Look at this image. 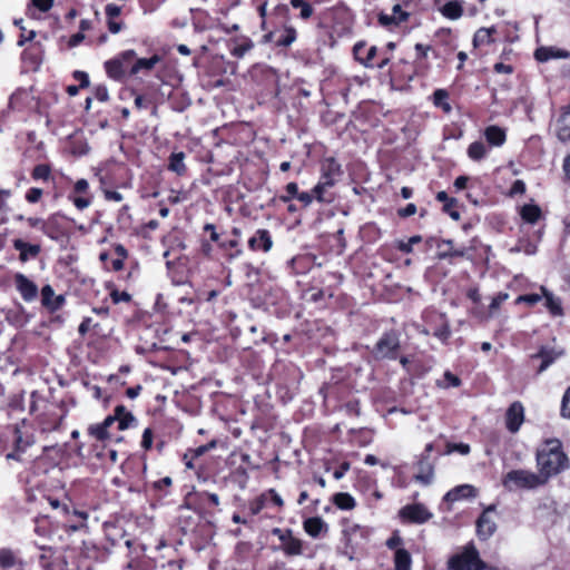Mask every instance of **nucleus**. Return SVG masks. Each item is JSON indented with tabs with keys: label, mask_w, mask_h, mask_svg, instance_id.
Returning a JSON list of instances; mask_svg holds the SVG:
<instances>
[{
	"label": "nucleus",
	"mask_w": 570,
	"mask_h": 570,
	"mask_svg": "<svg viewBox=\"0 0 570 570\" xmlns=\"http://www.w3.org/2000/svg\"><path fill=\"white\" fill-rule=\"evenodd\" d=\"M537 465L539 474L549 478L562 472L568 468V458L562 451V444L558 439H548L537 451Z\"/></svg>",
	"instance_id": "nucleus-1"
},
{
	"label": "nucleus",
	"mask_w": 570,
	"mask_h": 570,
	"mask_svg": "<svg viewBox=\"0 0 570 570\" xmlns=\"http://www.w3.org/2000/svg\"><path fill=\"white\" fill-rule=\"evenodd\" d=\"M544 476L527 470H512L508 472L502 481V484L509 491L517 489H535L543 485Z\"/></svg>",
	"instance_id": "nucleus-2"
},
{
	"label": "nucleus",
	"mask_w": 570,
	"mask_h": 570,
	"mask_svg": "<svg viewBox=\"0 0 570 570\" xmlns=\"http://www.w3.org/2000/svg\"><path fill=\"white\" fill-rule=\"evenodd\" d=\"M449 568L451 570H483L487 569V564L480 559L475 547L470 543L461 553L454 554L449 560Z\"/></svg>",
	"instance_id": "nucleus-3"
},
{
	"label": "nucleus",
	"mask_w": 570,
	"mask_h": 570,
	"mask_svg": "<svg viewBox=\"0 0 570 570\" xmlns=\"http://www.w3.org/2000/svg\"><path fill=\"white\" fill-rule=\"evenodd\" d=\"M399 347V335L395 332H387L377 341L374 355L376 358H395Z\"/></svg>",
	"instance_id": "nucleus-4"
},
{
	"label": "nucleus",
	"mask_w": 570,
	"mask_h": 570,
	"mask_svg": "<svg viewBox=\"0 0 570 570\" xmlns=\"http://www.w3.org/2000/svg\"><path fill=\"white\" fill-rule=\"evenodd\" d=\"M524 421V409L520 402H513L505 414L507 429L511 433H515L520 430Z\"/></svg>",
	"instance_id": "nucleus-5"
},
{
	"label": "nucleus",
	"mask_w": 570,
	"mask_h": 570,
	"mask_svg": "<svg viewBox=\"0 0 570 570\" xmlns=\"http://www.w3.org/2000/svg\"><path fill=\"white\" fill-rule=\"evenodd\" d=\"M435 242L438 248V258L446 259L450 257H463L466 253L465 247L454 248L451 239H429V243Z\"/></svg>",
	"instance_id": "nucleus-6"
},
{
	"label": "nucleus",
	"mask_w": 570,
	"mask_h": 570,
	"mask_svg": "<svg viewBox=\"0 0 570 570\" xmlns=\"http://www.w3.org/2000/svg\"><path fill=\"white\" fill-rule=\"evenodd\" d=\"M400 515L414 523H424L432 518V513L423 504H410L400 511Z\"/></svg>",
	"instance_id": "nucleus-7"
},
{
	"label": "nucleus",
	"mask_w": 570,
	"mask_h": 570,
	"mask_svg": "<svg viewBox=\"0 0 570 570\" xmlns=\"http://www.w3.org/2000/svg\"><path fill=\"white\" fill-rule=\"evenodd\" d=\"M321 170L322 175L320 180L331 183V187H333L342 176L341 165L334 158L323 160Z\"/></svg>",
	"instance_id": "nucleus-8"
},
{
	"label": "nucleus",
	"mask_w": 570,
	"mask_h": 570,
	"mask_svg": "<svg viewBox=\"0 0 570 570\" xmlns=\"http://www.w3.org/2000/svg\"><path fill=\"white\" fill-rule=\"evenodd\" d=\"M13 248L19 252V259L22 263L29 259L37 258L41 252V246L38 244H29L20 238H17L12 243Z\"/></svg>",
	"instance_id": "nucleus-9"
},
{
	"label": "nucleus",
	"mask_w": 570,
	"mask_h": 570,
	"mask_svg": "<svg viewBox=\"0 0 570 570\" xmlns=\"http://www.w3.org/2000/svg\"><path fill=\"white\" fill-rule=\"evenodd\" d=\"M248 246L253 250H263L265 253L269 252L273 246L269 232L266 229L256 230V233L249 238Z\"/></svg>",
	"instance_id": "nucleus-10"
},
{
	"label": "nucleus",
	"mask_w": 570,
	"mask_h": 570,
	"mask_svg": "<svg viewBox=\"0 0 570 570\" xmlns=\"http://www.w3.org/2000/svg\"><path fill=\"white\" fill-rule=\"evenodd\" d=\"M493 508L490 507L489 509H487L482 514L481 517L478 519V522H476V531H478V535L483 539V540H487L488 538H490L495 529H497V524L495 522L492 520V518L489 515V512L492 511Z\"/></svg>",
	"instance_id": "nucleus-11"
},
{
	"label": "nucleus",
	"mask_w": 570,
	"mask_h": 570,
	"mask_svg": "<svg viewBox=\"0 0 570 570\" xmlns=\"http://www.w3.org/2000/svg\"><path fill=\"white\" fill-rule=\"evenodd\" d=\"M16 285L22 298L30 302L37 297L38 287L22 274L16 275Z\"/></svg>",
	"instance_id": "nucleus-12"
},
{
	"label": "nucleus",
	"mask_w": 570,
	"mask_h": 570,
	"mask_svg": "<svg viewBox=\"0 0 570 570\" xmlns=\"http://www.w3.org/2000/svg\"><path fill=\"white\" fill-rule=\"evenodd\" d=\"M476 497V489L471 484H462L450 490L445 495L444 500L448 502H455L461 499Z\"/></svg>",
	"instance_id": "nucleus-13"
},
{
	"label": "nucleus",
	"mask_w": 570,
	"mask_h": 570,
	"mask_svg": "<svg viewBox=\"0 0 570 570\" xmlns=\"http://www.w3.org/2000/svg\"><path fill=\"white\" fill-rule=\"evenodd\" d=\"M562 354H563L562 350H556L553 347H547V346L541 347L539 353L533 355V357H539L542 360V363H541L538 372L539 373L544 372Z\"/></svg>",
	"instance_id": "nucleus-14"
},
{
	"label": "nucleus",
	"mask_w": 570,
	"mask_h": 570,
	"mask_svg": "<svg viewBox=\"0 0 570 570\" xmlns=\"http://www.w3.org/2000/svg\"><path fill=\"white\" fill-rule=\"evenodd\" d=\"M534 57L538 61L546 62L553 58H561V59L568 58L569 52L567 50L557 49V48H552V47H541L535 50Z\"/></svg>",
	"instance_id": "nucleus-15"
},
{
	"label": "nucleus",
	"mask_w": 570,
	"mask_h": 570,
	"mask_svg": "<svg viewBox=\"0 0 570 570\" xmlns=\"http://www.w3.org/2000/svg\"><path fill=\"white\" fill-rule=\"evenodd\" d=\"M42 304L52 311L61 307L65 302L63 296H55V292L50 285H46L41 289Z\"/></svg>",
	"instance_id": "nucleus-16"
},
{
	"label": "nucleus",
	"mask_w": 570,
	"mask_h": 570,
	"mask_svg": "<svg viewBox=\"0 0 570 570\" xmlns=\"http://www.w3.org/2000/svg\"><path fill=\"white\" fill-rule=\"evenodd\" d=\"M281 541L284 543L283 549L288 556H298L302 553L301 540L294 538L289 530L286 531V534H281Z\"/></svg>",
	"instance_id": "nucleus-17"
},
{
	"label": "nucleus",
	"mask_w": 570,
	"mask_h": 570,
	"mask_svg": "<svg viewBox=\"0 0 570 570\" xmlns=\"http://www.w3.org/2000/svg\"><path fill=\"white\" fill-rule=\"evenodd\" d=\"M14 445L17 452H24L35 443L33 435L22 432L19 425L14 426Z\"/></svg>",
	"instance_id": "nucleus-18"
},
{
	"label": "nucleus",
	"mask_w": 570,
	"mask_h": 570,
	"mask_svg": "<svg viewBox=\"0 0 570 570\" xmlns=\"http://www.w3.org/2000/svg\"><path fill=\"white\" fill-rule=\"evenodd\" d=\"M364 50H365V45L363 42H357L353 48L355 59L358 60L363 66H365L367 68L373 67L374 65L372 61H373L374 57L376 56V51H377L376 47L372 46L371 48H368L365 57H360V51H364Z\"/></svg>",
	"instance_id": "nucleus-19"
},
{
	"label": "nucleus",
	"mask_w": 570,
	"mask_h": 570,
	"mask_svg": "<svg viewBox=\"0 0 570 570\" xmlns=\"http://www.w3.org/2000/svg\"><path fill=\"white\" fill-rule=\"evenodd\" d=\"M412 558L407 550L399 548L394 554L395 570H411Z\"/></svg>",
	"instance_id": "nucleus-20"
},
{
	"label": "nucleus",
	"mask_w": 570,
	"mask_h": 570,
	"mask_svg": "<svg viewBox=\"0 0 570 570\" xmlns=\"http://www.w3.org/2000/svg\"><path fill=\"white\" fill-rule=\"evenodd\" d=\"M116 422H118V429L119 430H126L130 426V424L135 421L134 415L126 410L125 406L118 405L115 409Z\"/></svg>",
	"instance_id": "nucleus-21"
},
{
	"label": "nucleus",
	"mask_w": 570,
	"mask_h": 570,
	"mask_svg": "<svg viewBox=\"0 0 570 570\" xmlns=\"http://www.w3.org/2000/svg\"><path fill=\"white\" fill-rule=\"evenodd\" d=\"M433 476V466L426 461H421L419 463V472L415 474V480L424 485H429Z\"/></svg>",
	"instance_id": "nucleus-22"
},
{
	"label": "nucleus",
	"mask_w": 570,
	"mask_h": 570,
	"mask_svg": "<svg viewBox=\"0 0 570 570\" xmlns=\"http://www.w3.org/2000/svg\"><path fill=\"white\" fill-rule=\"evenodd\" d=\"M160 56L154 55L150 58H140L138 59L135 65L130 69L131 75H137L140 70H151L159 61Z\"/></svg>",
	"instance_id": "nucleus-23"
},
{
	"label": "nucleus",
	"mask_w": 570,
	"mask_h": 570,
	"mask_svg": "<svg viewBox=\"0 0 570 570\" xmlns=\"http://www.w3.org/2000/svg\"><path fill=\"white\" fill-rule=\"evenodd\" d=\"M105 69L108 76L115 80H119L125 75V67L121 65V59H111L105 62Z\"/></svg>",
	"instance_id": "nucleus-24"
},
{
	"label": "nucleus",
	"mask_w": 570,
	"mask_h": 570,
	"mask_svg": "<svg viewBox=\"0 0 570 570\" xmlns=\"http://www.w3.org/2000/svg\"><path fill=\"white\" fill-rule=\"evenodd\" d=\"M487 140L493 146H501L505 141V132L498 126H490L484 131Z\"/></svg>",
	"instance_id": "nucleus-25"
},
{
	"label": "nucleus",
	"mask_w": 570,
	"mask_h": 570,
	"mask_svg": "<svg viewBox=\"0 0 570 570\" xmlns=\"http://www.w3.org/2000/svg\"><path fill=\"white\" fill-rule=\"evenodd\" d=\"M325 525V522L318 517L309 518L304 521V530L313 538L318 537Z\"/></svg>",
	"instance_id": "nucleus-26"
},
{
	"label": "nucleus",
	"mask_w": 570,
	"mask_h": 570,
	"mask_svg": "<svg viewBox=\"0 0 570 570\" xmlns=\"http://www.w3.org/2000/svg\"><path fill=\"white\" fill-rule=\"evenodd\" d=\"M543 292V297L546 298V307L549 312L554 316L562 315L561 302L559 298L553 296L551 293L547 292L544 287L541 288Z\"/></svg>",
	"instance_id": "nucleus-27"
},
{
	"label": "nucleus",
	"mask_w": 570,
	"mask_h": 570,
	"mask_svg": "<svg viewBox=\"0 0 570 570\" xmlns=\"http://www.w3.org/2000/svg\"><path fill=\"white\" fill-rule=\"evenodd\" d=\"M520 214L523 220L534 224L540 218L541 209L537 205H524Z\"/></svg>",
	"instance_id": "nucleus-28"
},
{
	"label": "nucleus",
	"mask_w": 570,
	"mask_h": 570,
	"mask_svg": "<svg viewBox=\"0 0 570 570\" xmlns=\"http://www.w3.org/2000/svg\"><path fill=\"white\" fill-rule=\"evenodd\" d=\"M335 505L342 510H351L355 507L354 498L346 492H340L334 495L333 499Z\"/></svg>",
	"instance_id": "nucleus-29"
},
{
	"label": "nucleus",
	"mask_w": 570,
	"mask_h": 570,
	"mask_svg": "<svg viewBox=\"0 0 570 570\" xmlns=\"http://www.w3.org/2000/svg\"><path fill=\"white\" fill-rule=\"evenodd\" d=\"M462 12V7L456 1L446 2L442 8V14L452 20L459 19Z\"/></svg>",
	"instance_id": "nucleus-30"
},
{
	"label": "nucleus",
	"mask_w": 570,
	"mask_h": 570,
	"mask_svg": "<svg viewBox=\"0 0 570 570\" xmlns=\"http://www.w3.org/2000/svg\"><path fill=\"white\" fill-rule=\"evenodd\" d=\"M185 154L184 153H175L169 158V169L181 175L185 173L186 167L184 164Z\"/></svg>",
	"instance_id": "nucleus-31"
},
{
	"label": "nucleus",
	"mask_w": 570,
	"mask_h": 570,
	"mask_svg": "<svg viewBox=\"0 0 570 570\" xmlns=\"http://www.w3.org/2000/svg\"><path fill=\"white\" fill-rule=\"evenodd\" d=\"M492 32H493V29L480 28L473 37L474 47H480L482 45L490 43L492 41L491 40Z\"/></svg>",
	"instance_id": "nucleus-32"
},
{
	"label": "nucleus",
	"mask_w": 570,
	"mask_h": 570,
	"mask_svg": "<svg viewBox=\"0 0 570 570\" xmlns=\"http://www.w3.org/2000/svg\"><path fill=\"white\" fill-rule=\"evenodd\" d=\"M487 154V148L483 142L474 141L468 148V155L473 160L482 159Z\"/></svg>",
	"instance_id": "nucleus-33"
},
{
	"label": "nucleus",
	"mask_w": 570,
	"mask_h": 570,
	"mask_svg": "<svg viewBox=\"0 0 570 570\" xmlns=\"http://www.w3.org/2000/svg\"><path fill=\"white\" fill-rule=\"evenodd\" d=\"M291 4L293 8L301 10L299 16L302 19L306 20L312 17L313 8L305 0H291Z\"/></svg>",
	"instance_id": "nucleus-34"
},
{
	"label": "nucleus",
	"mask_w": 570,
	"mask_h": 570,
	"mask_svg": "<svg viewBox=\"0 0 570 570\" xmlns=\"http://www.w3.org/2000/svg\"><path fill=\"white\" fill-rule=\"evenodd\" d=\"M90 435L95 436L97 440H105L110 438L109 431L105 429L100 423L90 425L88 429Z\"/></svg>",
	"instance_id": "nucleus-35"
},
{
	"label": "nucleus",
	"mask_w": 570,
	"mask_h": 570,
	"mask_svg": "<svg viewBox=\"0 0 570 570\" xmlns=\"http://www.w3.org/2000/svg\"><path fill=\"white\" fill-rule=\"evenodd\" d=\"M16 561L14 554L9 549H1L0 550V566L3 568H11L13 567Z\"/></svg>",
	"instance_id": "nucleus-36"
},
{
	"label": "nucleus",
	"mask_w": 570,
	"mask_h": 570,
	"mask_svg": "<svg viewBox=\"0 0 570 570\" xmlns=\"http://www.w3.org/2000/svg\"><path fill=\"white\" fill-rule=\"evenodd\" d=\"M421 240H422V238L420 235H414V236L410 237L407 242L400 240L397 243V248L401 252L409 254L412 252L413 245L419 244Z\"/></svg>",
	"instance_id": "nucleus-37"
},
{
	"label": "nucleus",
	"mask_w": 570,
	"mask_h": 570,
	"mask_svg": "<svg viewBox=\"0 0 570 570\" xmlns=\"http://www.w3.org/2000/svg\"><path fill=\"white\" fill-rule=\"evenodd\" d=\"M330 187L331 183H323L322 180H320L312 190L314 198H316L318 202H325L324 193Z\"/></svg>",
	"instance_id": "nucleus-38"
},
{
	"label": "nucleus",
	"mask_w": 570,
	"mask_h": 570,
	"mask_svg": "<svg viewBox=\"0 0 570 570\" xmlns=\"http://www.w3.org/2000/svg\"><path fill=\"white\" fill-rule=\"evenodd\" d=\"M28 224L31 226V227H36V228H39L43 234L52 237L50 230H49V227H48V223H46L45 220H42L41 218H38V217H29L27 219Z\"/></svg>",
	"instance_id": "nucleus-39"
},
{
	"label": "nucleus",
	"mask_w": 570,
	"mask_h": 570,
	"mask_svg": "<svg viewBox=\"0 0 570 570\" xmlns=\"http://www.w3.org/2000/svg\"><path fill=\"white\" fill-rule=\"evenodd\" d=\"M216 445H217V441L216 440H212L209 443L200 445V446L191 450L190 451L191 452V459H197V458L204 455L209 450L215 449Z\"/></svg>",
	"instance_id": "nucleus-40"
},
{
	"label": "nucleus",
	"mask_w": 570,
	"mask_h": 570,
	"mask_svg": "<svg viewBox=\"0 0 570 570\" xmlns=\"http://www.w3.org/2000/svg\"><path fill=\"white\" fill-rule=\"evenodd\" d=\"M50 175V169L47 165H38L33 168L32 177L35 179H47Z\"/></svg>",
	"instance_id": "nucleus-41"
},
{
	"label": "nucleus",
	"mask_w": 570,
	"mask_h": 570,
	"mask_svg": "<svg viewBox=\"0 0 570 570\" xmlns=\"http://www.w3.org/2000/svg\"><path fill=\"white\" fill-rule=\"evenodd\" d=\"M561 415L570 419V386L567 389L561 404Z\"/></svg>",
	"instance_id": "nucleus-42"
},
{
	"label": "nucleus",
	"mask_w": 570,
	"mask_h": 570,
	"mask_svg": "<svg viewBox=\"0 0 570 570\" xmlns=\"http://www.w3.org/2000/svg\"><path fill=\"white\" fill-rule=\"evenodd\" d=\"M286 196H282L281 199L283 202H288L291 198L296 197L298 194V186L296 183H288L286 185Z\"/></svg>",
	"instance_id": "nucleus-43"
},
{
	"label": "nucleus",
	"mask_w": 570,
	"mask_h": 570,
	"mask_svg": "<svg viewBox=\"0 0 570 570\" xmlns=\"http://www.w3.org/2000/svg\"><path fill=\"white\" fill-rule=\"evenodd\" d=\"M379 21L384 27H387L391 24H397L400 22L396 16L385 14V13H381L379 16Z\"/></svg>",
	"instance_id": "nucleus-44"
},
{
	"label": "nucleus",
	"mask_w": 570,
	"mask_h": 570,
	"mask_svg": "<svg viewBox=\"0 0 570 570\" xmlns=\"http://www.w3.org/2000/svg\"><path fill=\"white\" fill-rule=\"evenodd\" d=\"M73 78L79 81V87L85 88L89 86V76L85 71L76 70Z\"/></svg>",
	"instance_id": "nucleus-45"
},
{
	"label": "nucleus",
	"mask_w": 570,
	"mask_h": 570,
	"mask_svg": "<svg viewBox=\"0 0 570 570\" xmlns=\"http://www.w3.org/2000/svg\"><path fill=\"white\" fill-rule=\"evenodd\" d=\"M105 12L108 19L112 20L121 13V8L117 4L109 3L106 6Z\"/></svg>",
	"instance_id": "nucleus-46"
},
{
	"label": "nucleus",
	"mask_w": 570,
	"mask_h": 570,
	"mask_svg": "<svg viewBox=\"0 0 570 570\" xmlns=\"http://www.w3.org/2000/svg\"><path fill=\"white\" fill-rule=\"evenodd\" d=\"M95 98L101 102H105L109 99L108 89L106 86H97L95 89Z\"/></svg>",
	"instance_id": "nucleus-47"
},
{
	"label": "nucleus",
	"mask_w": 570,
	"mask_h": 570,
	"mask_svg": "<svg viewBox=\"0 0 570 570\" xmlns=\"http://www.w3.org/2000/svg\"><path fill=\"white\" fill-rule=\"evenodd\" d=\"M110 296L115 304L130 301V295L127 292L112 291Z\"/></svg>",
	"instance_id": "nucleus-48"
},
{
	"label": "nucleus",
	"mask_w": 570,
	"mask_h": 570,
	"mask_svg": "<svg viewBox=\"0 0 570 570\" xmlns=\"http://www.w3.org/2000/svg\"><path fill=\"white\" fill-rule=\"evenodd\" d=\"M151 444H153V431L149 428H147V429H145V431L142 433L141 446L145 450H149L151 448Z\"/></svg>",
	"instance_id": "nucleus-49"
},
{
	"label": "nucleus",
	"mask_w": 570,
	"mask_h": 570,
	"mask_svg": "<svg viewBox=\"0 0 570 570\" xmlns=\"http://www.w3.org/2000/svg\"><path fill=\"white\" fill-rule=\"evenodd\" d=\"M42 196V189L40 188H30L26 195V199L29 203H37Z\"/></svg>",
	"instance_id": "nucleus-50"
},
{
	"label": "nucleus",
	"mask_w": 570,
	"mask_h": 570,
	"mask_svg": "<svg viewBox=\"0 0 570 570\" xmlns=\"http://www.w3.org/2000/svg\"><path fill=\"white\" fill-rule=\"evenodd\" d=\"M32 3L40 11L47 12L51 9V7L53 4V0H32Z\"/></svg>",
	"instance_id": "nucleus-51"
},
{
	"label": "nucleus",
	"mask_w": 570,
	"mask_h": 570,
	"mask_svg": "<svg viewBox=\"0 0 570 570\" xmlns=\"http://www.w3.org/2000/svg\"><path fill=\"white\" fill-rule=\"evenodd\" d=\"M541 299H542V296L540 294H528V295L520 296L518 298V301L525 302L530 305H534L538 302H540Z\"/></svg>",
	"instance_id": "nucleus-52"
},
{
	"label": "nucleus",
	"mask_w": 570,
	"mask_h": 570,
	"mask_svg": "<svg viewBox=\"0 0 570 570\" xmlns=\"http://www.w3.org/2000/svg\"><path fill=\"white\" fill-rule=\"evenodd\" d=\"M558 138L561 141H570V128L567 125H562L558 128Z\"/></svg>",
	"instance_id": "nucleus-53"
},
{
	"label": "nucleus",
	"mask_w": 570,
	"mask_h": 570,
	"mask_svg": "<svg viewBox=\"0 0 570 570\" xmlns=\"http://www.w3.org/2000/svg\"><path fill=\"white\" fill-rule=\"evenodd\" d=\"M296 198L304 205V206H308L312 204L313 202V193H307V191H303V193H298Z\"/></svg>",
	"instance_id": "nucleus-54"
},
{
	"label": "nucleus",
	"mask_w": 570,
	"mask_h": 570,
	"mask_svg": "<svg viewBox=\"0 0 570 570\" xmlns=\"http://www.w3.org/2000/svg\"><path fill=\"white\" fill-rule=\"evenodd\" d=\"M136 57L135 50H126L121 52L116 59H121V65L125 66L126 62L131 61Z\"/></svg>",
	"instance_id": "nucleus-55"
},
{
	"label": "nucleus",
	"mask_w": 570,
	"mask_h": 570,
	"mask_svg": "<svg viewBox=\"0 0 570 570\" xmlns=\"http://www.w3.org/2000/svg\"><path fill=\"white\" fill-rule=\"evenodd\" d=\"M402 543V538L397 534V533H394L387 541H386V546L390 548V549H399V547L401 546Z\"/></svg>",
	"instance_id": "nucleus-56"
},
{
	"label": "nucleus",
	"mask_w": 570,
	"mask_h": 570,
	"mask_svg": "<svg viewBox=\"0 0 570 570\" xmlns=\"http://www.w3.org/2000/svg\"><path fill=\"white\" fill-rule=\"evenodd\" d=\"M250 49V45H240L232 50V55L237 58L244 57V55Z\"/></svg>",
	"instance_id": "nucleus-57"
},
{
	"label": "nucleus",
	"mask_w": 570,
	"mask_h": 570,
	"mask_svg": "<svg viewBox=\"0 0 570 570\" xmlns=\"http://www.w3.org/2000/svg\"><path fill=\"white\" fill-rule=\"evenodd\" d=\"M525 191V184L522 180H515L511 187V194H523Z\"/></svg>",
	"instance_id": "nucleus-58"
},
{
	"label": "nucleus",
	"mask_w": 570,
	"mask_h": 570,
	"mask_svg": "<svg viewBox=\"0 0 570 570\" xmlns=\"http://www.w3.org/2000/svg\"><path fill=\"white\" fill-rule=\"evenodd\" d=\"M416 213V206L414 204H407L403 209L399 212L400 216L409 217Z\"/></svg>",
	"instance_id": "nucleus-59"
},
{
	"label": "nucleus",
	"mask_w": 570,
	"mask_h": 570,
	"mask_svg": "<svg viewBox=\"0 0 570 570\" xmlns=\"http://www.w3.org/2000/svg\"><path fill=\"white\" fill-rule=\"evenodd\" d=\"M392 11H393V13H392V14H393V16H396V17H397V19H399V21H401V22H402V21H405V20L407 19V16H409V14L402 10V8H401V6H400V4H395V6L393 7Z\"/></svg>",
	"instance_id": "nucleus-60"
},
{
	"label": "nucleus",
	"mask_w": 570,
	"mask_h": 570,
	"mask_svg": "<svg viewBox=\"0 0 570 570\" xmlns=\"http://www.w3.org/2000/svg\"><path fill=\"white\" fill-rule=\"evenodd\" d=\"M508 298V294H499L498 296H495L491 304H490V308L491 309H495L498 308L505 299Z\"/></svg>",
	"instance_id": "nucleus-61"
},
{
	"label": "nucleus",
	"mask_w": 570,
	"mask_h": 570,
	"mask_svg": "<svg viewBox=\"0 0 570 570\" xmlns=\"http://www.w3.org/2000/svg\"><path fill=\"white\" fill-rule=\"evenodd\" d=\"M105 197H106V199L112 200V202H121L122 200V195L116 190H106Z\"/></svg>",
	"instance_id": "nucleus-62"
},
{
	"label": "nucleus",
	"mask_w": 570,
	"mask_h": 570,
	"mask_svg": "<svg viewBox=\"0 0 570 570\" xmlns=\"http://www.w3.org/2000/svg\"><path fill=\"white\" fill-rule=\"evenodd\" d=\"M73 205H75L78 209L82 210V209L87 208V207L90 205V202H89V199H87V198L76 197V198L73 199Z\"/></svg>",
	"instance_id": "nucleus-63"
},
{
	"label": "nucleus",
	"mask_w": 570,
	"mask_h": 570,
	"mask_svg": "<svg viewBox=\"0 0 570 570\" xmlns=\"http://www.w3.org/2000/svg\"><path fill=\"white\" fill-rule=\"evenodd\" d=\"M348 469H350V464L345 462L341 465V468L338 470L334 471L333 476L336 480H340L344 476V474L348 471Z\"/></svg>",
	"instance_id": "nucleus-64"
}]
</instances>
